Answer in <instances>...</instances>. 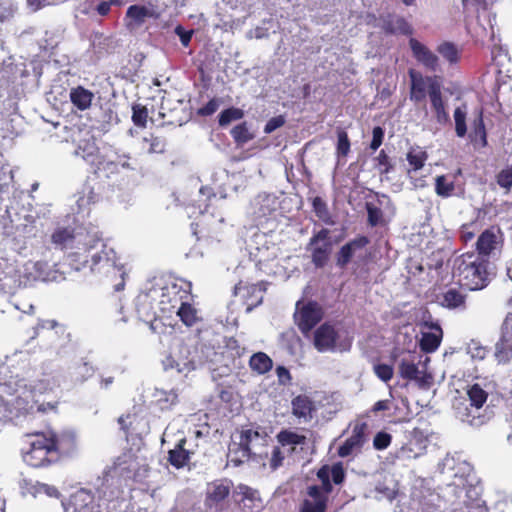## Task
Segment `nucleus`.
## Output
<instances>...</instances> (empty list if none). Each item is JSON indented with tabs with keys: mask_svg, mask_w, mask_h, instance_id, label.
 <instances>
[{
	"mask_svg": "<svg viewBox=\"0 0 512 512\" xmlns=\"http://www.w3.org/2000/svg\"><path fill=\"white\" fill-rule=\"evenodd\" d=\"M28 447L23 451V461L30 467L40 469L57 464L71 456L77 447L73 432H36L27 436Z\"/></svg>",
	"mask_w": 512,
	"mask_h": 512,
	"instance_id": "obj_1",
	"label": "nucleus"
},
{
	"mask_svg": "<svg viewBox=\"0 0 512 512\" xmlns=\"http://www.w3.org/2000/svg\"><path fill=\"white\" fill-rule=\"evenodd\" d=\"M317 478L321 486L311 485L307 487V495L311 499H304L298 512H327L328 495L332 493L333 486L341 485L346 478V472L341 462L334 463L332 466L327 464L321 466L317 473Z\"/></svg>",
	"mask_w": 512,
	"mask_h": 512,
	"instance_id": "obj_2",
	"label": "nucleus"
},
{
	"mask_svg": "<svg viewBox=\"0 0 512 512\" xmlns=\"http://www.w3.org/2000/svg\"><path fill=\"white\" fill-rule=\"evenodd\" d=\"M488 259L475 256V253H466L461 256L457 272L461 286L469 290H480L489 283Z\"/></svg>",
	"mask_w": 512,
	"mask_h": 512,
	"instance_id": "obj_3",
	"label": "nucleus"
},
{
	"mask_svg": "<svg viewBox=\"0 0 512 512\" xmlns=\"http://www.w3.org/2000/svg\"><path fill=\"white\" fill-rule=\"evenodd\" d=\"M268 434L260 426L251 425L242 428L240 431L239 443L234 444L236 448H230L231 461L236 465L241 464L244 460H248L256 453L254 450L267 444Z\"/></svg>",
	"mask_w": 512,
	"mask_h": 512,
	"instance_id": "obj_4",
	"label": "nucleus"
},
{
	"mask_svg": "<svg viewBox=\"0 0 512 512\" xmlns=\"http://www.w3.org/2000/svg\"><path fill=\"white\" fill-rule=\"evenodd\" d=\"M191 284L185 281L166 284L162 288L159 301L160 309L163 313H174L187 301H192Z\"/></svg>",
	"mask_w": 512,
	"mask_h": 512,
	"instance_id": "obj_5",
	"label": "nucleus"
},
{
	"mask_svg": "<svg viewBox=\"0 0 512 512\" xmlns=\"http://www.w3.org/2000/svg\"><path fill=\"white\" fill-rule=\"evenodd\" d=\"M306 250L311 252V262L316 268L325 267L332 250L330 231L327 228H322L314 233L307 244Z\"/></svg>",
	"mask_w": 512,
	"mask_h": 512,
	"instance_id": "obj_6",
	"label": "nucleus"
},
{
	"mask_svg": "<svg viewBox=\"0 0 512 512\" xmlns=\"http://www.w3.org/2000/svg\"><path fill=\"white\" fill-rule=\"evenodd\" d=\"M503 245V234L500 228L491 226L485 229L476 241L475 256L490 260V257L499 251Z\"/></svg>",
	"mask_w": 512,
	"mask_h": 512,
	"instance_id": "obj_7",
	"label": "nucleus"
},
{
	"mask_svg": "<svg viewBox=\"0 0 512 512\" xmlns=\"http://www.w3.org/2000/svg\"><path fill=\"white\" fill-rule=\"evenodd\" d=\"M500 332V338L495 344L494 357L498 364H507L512 360V313H508L504 318Z\"/></svg>",
	"mask_w": 512,
	"mask_h": 512,
	"instance_id": "obj_8",
	"label": "nucleus"
},
{
	"mask_svg": "<svg viewBox=\"0 0 512 512\" xmlns=\"http://www.w3.org/2000/svg\"><path fill=\"white\" fill-rule=\"evenodd\" d=\"M408 75L410 78L409 98L415 104L425 101L432 84L441 83L437 76H423L421 72L415 69H409Z\"/></svg>",
	"mask_w": 512,
	"mask_h": 512,
	"instance_id": "obj_9",
	"label": "nucleus"
},
{
	"mask_svg": "<svg viewBox=\"0 0 512 512\" xmlns=\"http://www.w3.org/2000/svg\"><path fill=\"white\" fill-rule=\"evenodd\" d=\"M294 318L299 330L308 333L322 320L323 311L317 302L310 301L295 313Z\"/></svg>",
	"mask_w": 512,
	"mask_h": 512,
	"instance_id": "obj_10",
	"label": "nucleus"
},
{
	"mask_svg": "<svg viewBox=\"0 0 512 512\" xmlns=\"http://www.w3.org/2000/svg\"><path fill=\"white\" fill-rule=\"evenodd\" d=\"M265 288L260 283L239 281L234 287V294L239 296L249 312L262 303Z\"/></svg>",
	"mask_w": 512,
	"mask_h": 512,
	"instance_id": "obj_11",
	"label": "nucleus"
},
{
	"mask_svg": "<svg viewBox=\"0 0 512 512\" xmlns=\"http://www.w3.org/2000/svg\"><path fill=\"white\" fill-rule=\"evenodd\" d=\"M409 47L413 57L427 70L436 72L439 68V58L426 45L415 38L409 39Z\"/></svg>",
	"mask_w": 512,
	"mask_h": 512,
	"instance_id": "obj_12",
	"label": "nucleus"
},
{
	"mask_svg": "<svg viewBox=\"0 0 512 512\" xmlns=\"http://www.w3.org/2000/svg\"><path fill=\"white\" fill-rule=\"evenodd\" d=\"M120 167L131 168L127 156H117V159L113 160L102 155L101 160L92 168V172L97 178H110L111 175L119 173Z\"/></svg>",
	"mask_w": 512,
	"mask_h": 512,
	"instance_id": "obj_13",
	"label": "nucleus"
},
{
	"mask_svg": "<svg viewBox=\"0 0 512 512\" xmlns=\"http://www.w3.org/2000/svg\"><path fill=\"white\" fill-rule=\"evenodd\" d=\"M232 487L231 480L220 479L208 484L205 503L208 507H217L230 494Z\"/></svg>",
	"mask_w": 512,
	"mask_h": 512,
	"instance_id": "obj_14",
	"label": "nucleus"
},
{
	"mask_svg": "<svg viewBox=\"0 0 512 512\" xmlns=\"http://www.w3.org/2000/svg\"><path fill=\"white\" fill-rule=\"evenodd\" d=\"M370 240L367 236L360 235L344 244L336 254V265L339 268H346L357 250L365 248Z\"/></svg>",
	"mask_w": 512,
	"mask_h": 512,
	"instance_id": "obj_15",
	"label": "nucleus"
},
{
	"mask_svg": "<svg viewBox=\"0 0 512 512\" xmlns=\"http://www.w3.org/2000/svg\"><path fill=\"white\" fill-rule=\"evenodd\" d=\"M468 137L474 146L484 148L488 145L483 108H479L474 112V119L471 123V131Z\"/></svg>",
	"mask_w": 512,
	"mask_h": 512,
	"instance_id": "obj_16",
	"label": "nucleus"
},
{
	"mask_svg": "<svg viewBox=\"0 0 512 512\" xmlns=\"http://www.w3.org/2000/svg\"><path fill=\"white\" fill-rule=\"evenodd\" d=\"M337 338L338 333L335 328L324 323L314 333V345L318 351H326L334 348Z\"/></svg>",
	"mask_w": 512,
	"mask_h": 512,
	"instance_id": "obj_17",
	"label": "nucleus"
},
{
	"mask_svg": "<svg viewBox=\"0 0 512 512\" xmlns=\"http://www.w3.org/2000/svg\"><path fill=\"white\" fill-rule=\"evenodd\" d=\"M236 494L241 496L237 501L247 512H258L261 509L262 502L256 490L247 485L240 484L237 487Z\"/></svg>",
	"mask_w": 512,
	"mask_h": 512,
	"instance_id": "obj_18",
	"label": "nucleus"
},
{
	"mask_svg": "<svg viewBox=\"0 0 512 512\" xmlns=\"http://www.w3.org/2000/svg\"><path fill=\"white\" fill-rule=\"evenodd\" d=\"M158 15L154 10L144 5L134 4L128 7L126 11V19H128L127 27L134 28L141 26L146 18H157Z\"/></svg>",
	"mask_w": 512,
	"mask_h": 512,
	"instance_id": "obj_19",
	"label": "nucleus"
},
{
	"mask_svg": "<svg viewBox=\"0 0 512 512\" xmlns=\"http://www.w3.org/2000/svg\"><path fill=\"white\" fill-rule=\"evenodd\" d=\"M186 443V438H182L168 452V462L176 469L184 468L189 463L193 454L192 451L185 448Z\"/></svg>",
	"mask_w": 512,
	"mask_h": 512,
	"instance_id": "obj_20",
	"label": "nucleus"
},
{
	"mask_svg": "<svg viewBox=\"0 0 512 512\" xmlns=\"http://www.w3.org/2000/svg\"><path fill=\"white\" fill-rule=\"evenodd\" d=\"M292 413L297 418H303L309 421L313 417L315 411L314 402L307 395H298L292 399Z\"/></svg>",
	"mask_w": 512,
	"mask_h": 512,
	"instance_id": "obj_21",
	"label": "nucleus"
},
{
	"mask_svg": "<svg viewBox=\"0 0 512 512\" xmlns=\"http://www.w3.org/2000/svg\"><path fill=\"white\" fill-rule=\"evenodd\" d=\"M75 154L80 156L87 164L91 166V169L101 160V152L97 147L94 140H83L79 143Z\"/></svg>",
	"mask_w": 512,
	"mask_h": 512,
	"instance_id": "obj_22",
	"label": "nucleus"
},
{
	"mask_svg": "<svg viewBox=\"0 0 512 512\" xmlns=\"http://www.w3.org/2000/svg\"><path fill=\"white\" fill-rule=\"evenodd\" d=\"M69 98L73 106L80 111H85L91 107L94 93L79 85L70 90Z\"/></svg>",
	"mask_w": 512,
	"mask_h": 512,
	"instance_id": "obj_23",
	"label": "nucleus"
},
{
	"mask_svg": "<svg viewBox=\"0 0 512 512\" xmlns=\"http://www.w3.org/2000/svg\"><path fill=\"white\" fill-rule=\"evenodd\" d=\"M386 34L412 35L413 29L411 25L403 17H389L385 19L381 26Z\"/></svg>",
	"mask_w": 512,
	"mask_h": 512,
	"instance_id": "obj_24",
	"label": "nucleus"
},
{
	"mask_svg": "<svg viewBox=\"0 0 512 512\" xmlns=\"http://www.w3.org/2000/svg\"><path fill=\"white\" fill-rule=\"evenodd\" d=\"M434 332H424L420 340V349L425 353L435 352L441 344L443 331L438 324L431 326Z\"/></svg>",
	"mask_w": 512,
	"mask_h": 512,
	"instance_id": "obj_25",
	"label": "nucleus"
},
{
	"mask_svg": "<svg viewBox=\"0 0 512 512\" xmlns=\"http://www.w3.org/2000/svg\"><path fill=\"white\" fill-rule=\"evenodd\" d=\"M165 370H176L179 373L188 372L194 369V363L187 358L180 359L178 354L169 353L162 360Z\"/></svg>",
	"mask_w": 512,
	"mask_h": 512,
	"instance_id": "obj_26",
	"label": "nucleus"
},
{
	"mask_svg": "<svg viewBox=\"0 0 512 512\" xmlns=\"http://www.w3.org/2000/svg\"><path fill=\"white\" fill-rule=\"evenodd\" d=\"M249 367L253 372L262 375L272 369L273 361L266 353L257 352L250 357Z\"/></svg>",
	"mask_w": 512,
	"mask_h": 512,
	"instance_id": "obj_27",
	"label": "nucleus"
},
{
	"mask_svg": "<svg viewBox=\"0 0 512 512\" xmlns=\"http://www.w3.org/2000/svg\"><path fill=\"white\" fill-rule=\"evenodd\" d=\"M406 159L409 164L407 174L410 175L412 171H418L424 167L428 159V154L420 148H411L407 152Z\"/></svg>",
	"mask_w": 512,
	"mask_h": 512,
	"instance_id": "obj_28",
	"label": "nucleus"
},
{
	"mask_svg": "<svg viewBox=\"0 0 512 512\" xmlns=\"http://www.w3.org/2000/svg\"><path fill=\"white\" fill-rule=\"evenodd\" d=\"M83 268L89 267L91 272L99 271L104 266H110V259L106 251V246L103 245V249L100 252H96L91 255V259L85 256L82 263Z\"/></svg>",
	"mask_w": 512,
	"mask_h": 512,
	"instance_id": "obj_29",
	"label": "nucleus"
},
{
	"mask_svg": "<svg viewBox=\"0 0 512 512\" xmlns=\"http://www.w3.org/2000/svg\"><path fill=\"white\" fill-rule=\"evenodd\" d=\"M466 296L456 288H450L442 295V306L456 309L465 306Z\"/></svg>",
	"mask_w": 512,
	"mask_h": 512,
	"instance_id": "obj_30",
	"label": "nucleus"
},
{
	"mask_svg": "<svg viewBox=\"0 0 512 512\" xmlns=\"http://www.w3.org/2000/svg\"><path fill=\"white\" fill-rule=\"evenodd\" d=\"M75 239L74 230L71 228H58L51 235V241L61 249L67 248Z\"/></svg>",
	"mask_w": 512,
	"mask_h": 512,
	"instance_id": "obj_31",
	"label": "nucleus"
},
{
	"mask_svg": "<svg viewBox=\"0 0 512 512\" xmlns=\"http://www.w3.org/2000/svg\"><path fill=\"white\" fill-rule=\"evenodd\" d=\"M137 312L141 318L151 322V328L156 331L157 319L155 318V312L153 307L150 305L149 297L145 295L139 298L137 303Z\"/></svg>",
	"mask_w": 512,
	"mask_h": 512,
	"instance_id": "obj_32",
	"label": "nucleus"
},
{
	"mask_svg": "<svg viewBox=\"0 0 512 512\" xmlns=\"http://www.w3.org/2000/svg\"><path fill=\"white\" fill-rule=\"evenodd\" d=\"M177 316H179L180 320L188 327L196 324L197 318V310L193 307L192 301H187L175 312Z\"/></svg>",
	"mask_w": 512,
	"mask_h": 512,
	"instance_id": "obj_33",
	"label": "nucleus"
},
{
	"mask_svg": "<svg viewBox=\"0 0 512 512\" xmlns=\"http://www.w3.org/2000/svg\"><path fill=\"white\" fill-rule=\"evenodd\" d=\"M437 52L450 64H456L460 59L457 46L452 42H443L437 46Z\"/></svg>",
	"mask_w": 512,
	"mask_h": 512,
	"instance_id": "obj_34",
	"label": "nucleus"
},
{
	"mask_svg": "<svg viewBox=\"0 0 512 512\" xmlns=\"http://www.w3.org/2000/svg\"><path fill=\"white\" fill-rule=\"evenodd\" d=\"M471 405L477 409L483 407L488 398V393L480 386V384H473L467 391Z\"/></svg>",
	"mask_w": 512,
	"mask_h": 512,
	"instance_id": "obj_35",
	"label": "nucleus"
},
{
	"mask_svg": "<svg viewBox=\"0 0 512 512\" xmlns=\"http://www.w3.org/2000/svg\"><path fill=\"white\" fill-rule=\"evenodd\" d=\"M312 208L315 215L325 224H333L332 216L329 212L326 202L319 196L312 200Z\"/></svg>",
	"mask_w": 512,
	"mask_h": 512,
	"instance_id": "obj_36",
	"label": "nucleus"
},
{
	"mask_svg": "<svg viewBox=\"0 0 512 512\" xmlns=\"http://www.w3.org/2000/svg\"><path fill=\"white\" fill-rule=\"evenodd\" d=\"M231 136L237 145H243L254 138L246 122H242L231 130Z\"/></svg>",
	"mask_w": 512,
	"mask_h": 512,
	"instance_id": "obj_37",
	"label": "nucleus"
},
{
	"mask_svg": "<svg viewBox=\"0 0 512 512\" xmlns=\"http://www.w3.org/2000/svg\"><path fill=\"white\" fill-rule=\"evenodd\" d=\"M277 440L282 446H296L305 442V436L299 435L293 431L282 430L277 435ZM294 447H292V451Z\"/></svg>",
	"mask_w": 512,
	"mask_h": 512,
	"instance_id": "obj_38",
	"label": "nucleus"
},
{
	"mask_svg": "<svg viewBox=\"0 0 512 512\" xmlns=\"http://www.w3.org/2000/svg\"><path fill=\"white\" fill-rule=\"evenodd\" d=\"M143 142L149 145L147 152L150 154H161L166 150V139L162 136L151 133L149 136L143 138Z\"/></svg>",
	"mask_w": 512,
	"mask_h": 512,
	"instance_id": "obj_39",
	"label": "nucleus"
},
{
	"mask_svg": "<svg viewBox=\"0 0 512 512\" xmlns=\"http://www.w3.org/2000/svg\"><path fill=\"white\" fill-rule=\"evenodd\" d=\"M455 189L453 181H448L445 175H439L435 179V192L438 196L447 198Z\"/></svg>",
	"mask_w": 512,
	"mask_h": 512,
	"instance_id": "obj_40",
	"label": "nucleus"
},
{
	"mask_svg": "<svg viewBox=\"0 0 512 512\" xmlns=\"http://www.w3.org/2000/svg\"><path fill=\"white\" fill-rule=\"evenodd\" d=\"M244 117V112L240 108L230 107L219 114L218 122L221 127L227 126L232 121L240 120Z\"/></svg>",
	"mask_w": 512,
	"mask_h": 512,
	"instance_id": "obj_41",
	"label": "nucleus"
},
{
	"mask_svg": "<svg viewBox=\"0 0 512 512\" xmlns=\"http://www.w3.org/2000/svg\"><path fill=\"white\" fill-rule=\"evenodd\" d=\"M455 133L459 138H463L467 134L466 111L461 107L454 110Z\"/></svg>",
	"mask_w": 512,
	"mask_h": 512,
	"instance_id": "obj_42",
	"label": "nucleus"
},
{
	"mask_svg": "<svg viewBox=\"0 0 512 512\" xmlns=\"http://www.w3.org/2000/svg\"><path fill=\"white\" fill-rule=\"evenodd\" d=\"M399 374L406 380H418L419 369L415 363L403 359L399 364Z\"/></svg>",
	"mask_w": 512,
	"mask_h": 512,
	"instance_id": "obj_43",
	"label": "nucleus"
},
{
	"mask_svg": "<svg viewBox=\"0 0 512 512\" xmlns=\"http://www.w3.org/2000/svg\"><path fill=\"white\" fill-rule=\"evenodd\" d=\"M366 431H367V424L366 423H360L356 424L353 427L351 435L348 437L349 440H352V443L358 448L361 449L366 442Z\"/></svg>",
	"mask_w": 512,
	"mask_h": 512,
	"instance_id": "obj_44",
	"label": "nucleus"
},
{
	"mask_svg": "<svg viewBox=\"0 0 512 512\" xmlns=\"http://www.w3.org/2000/svg\"><path fill=\"white\" fill-rule=\"evenodd\" d=\"M376 162V168L379 170L380 174H389L393 171L394 165L391 161V158L385 152V150H380L377 157L374 159Z\"/></svg>",
	"mask_w": 512,
	"mask_h": 512,
	"instance_id": "obj_45",
	"label": "nucleus"
},
{
	"mask_svg": "<svg viewBox=\"0 0 512 512\" xmlns=\"http://www.w3.org/2000/svg\"><path fill=\"white\" fill-rule=\"evenodd\" d=\"M148 110L146 106L135 104L132 107V121L135 126L145 128L147 124Z\"/></svg>",
	"mask_w": 512,
	"mask_h": 512,
	"instance_id": "obj_46",
	"label": "nucleus"
},
{
	"mask_svg": "<svg viewBox=\"0 0 512 512\" xmlns=\"http://www.w3.org/2000/svg\"><path fill=\"white\" fill-rule=\"evenodd\" d=\"M467 353L473 359L484 360L489 353V349L483 346L479 341L471 340L467 346Z\"/></svg>",
	"mask_w": 512,
	"mask_h": 512,
	"instance_id": "obj_47",
	"label": "nucleus"
},
{
	"mask_svg": "<svg viewBox=\"0 0 512 512\" xmlns=\"http://www.w3.org/2000/svg\"><path fill=\"white\" fill-rule=\"evenodd\" d=\"M350 140L345 130L339 129L337 131V146L336 152L338 156L345 157L350 152Z\"/></svg>",
	"mask_w": 512,
	"mask_h": 512,
	"instance_id": "obj_48",
	"label": "nucleus"
},
{
	"mask_svg": "<svg viewBox=\"0 0 512 512\" xmlns=\"http://www.w3.org/2000/svg\"><path fill=\"white\" fill-rule=\"evenodd\" d=\"M496 182L501 188L510 191L512 188V164L503 168L496 175Z\"/></svg>",
	"mask_w": 512,
	"mask_h": 512,
	"instance_id": "obj_49",
	"label": "nucleus"
},
{
	"mask_svg": "<svg viewBox=\"0 0 512 512\" xmlns=\"http://www.w3.org/2000/svg\"><path fill=\"white\" fill-rule=\"evenodd\" d=\"M429 99L431 107L436 108L445 104L442 96V85L441 83H434L430 86Z\"/></svg>",
	"mask_w": 512,
	"mask_h": 512,
	"instance_id": "obj_50",
	"label": "nucleus"
},
{
	"mask_svg": "<svg viewBox=\"0 0 512 512\" xmlns=\"http://www.w3.org/2000/svg\"><path fill=\"white\" fill-rule=\"evenodd\" d=\"M392 442V436L386 431L378 432L373 439V447L376 450L382 451L387 449Z\"/></svg>",
	"mask_w": 512,
	"mask_h": 512,
	"instance_id": "obj_51",
	"label": "nucleus"
},
{
	"mask_svg": "<svg viewBox=\"0 0 512 512\" xmlns=\"http://www.w3.org/2000/svg\"><path fill=\"white\" fill-rule=\"evenodd\" d=\"M373 369L376 376L384 382H388L393 378L394 370L391 365L381 363L374 365Z\"/></svg>",
	"mask_w": 512,
	"mask_h": 512,
	"instance_id": "obj_52",
	"label": "nucleus"
},
{
	"mask_svg": "<svg viewBox=\"0 0 512 512\" xmlns=\"http://www.w3.org/2000/svg\"><path fill=\"white\" fill-rule=\"evenodd\" d=\"M219 105H220L219 100L216 98H213V99L209 100L204 106L200 107L197 110V114L199 116H203V117L211 116L218 110Z\"/></svg>",
	"mask_w": 512,
	"mask_h": 512,
	"instance_id": "obj_53",
	"label": "nucleus"
},
{
	"mask_svg": "<svg viewBox=\"0 0 512 512\" xmlns=\"http://www.w3.org/2000/svg\"><path fill=\"white\" fill-rule=\"evenodd\" d=\"M285 122H286V120L283 115H278V116L272 117L267 121V123L264 127V132L266 134H271L276 129L282 127L285 124Z\"/></svg>",
	"mask_w": 512,
	"mask_h": 512,
	"instance_id": "obj_54",
	"label": "nucleus"
},
{
	"mask_svg": "<svg viewBox=\"0 0 512 512\" xmlns=\"http://www.w3.org/2000/svg\"><path fill=\"white\" fill-rule=\"evenodd\" d=\"M367 214L371 226H377L383 216L382 210L371 204H367Z\"/></svg>",
	"mask_w": 512,
	"mask_h": 512,
	"instance_id": "obj_55",
	"label": "nucleus"
},
{
	"mask_svg": "<svg viewBox=\"0 0 512 512\" xmlns=\"http://www.w3.org/2000/svg\"><path fill=\"white\" fill-rule=\"evenodd\" d=\"M384 130L380 126H376L372 130V141L370 143V149L376 151L383 143Z\"/></svg>",
	"mask_w": 512,
	"mask_h": 512,
	"instance_id": "obj_56",
	"label": "nucleus"
},
{
	"mask_svg": "<svg viewBox=\"0 0 512 512\" xmlns=\"http://www.w3.org/2000/svg\"><path fill=\"white\" fill-rule=\"evenodd\" d=\"M284 458H285V456H284L283 452L281 451L280 447L275 446L272 450V455H271V459H270V467L273 470L279 468L283 464Z\"/></svg>",
	"mask_w": 512,
	"mask_h": 512,
	"instance_id": "obj_57",
	"label": "nucleus"
},
{
	"mask_svg": "<svg viewBox=\"0 0 512 512\" xmlns=\"http://www.w3.org/2000/svg\"><path fill=\"white\" fill-rule=\"evenodd\" d=\"M358 449L353 443L352 440L347 438L342 445L338 448V455L342 458L348 457L352 454L354 450Z\"/></svg>",
	"mask_w": 512,
	"mask_h": 512,
	"instance_id": "obj_58",
	"label": "nucleus"
},
{
	"mask_svg": "<svg viewBox=\"0 0 512 512\" xmlns=\"http://www.w3.org/2000/svg\"><path fill=\"white\" fill-rule=\"evenodd\" d=\"M358 449L353 443L352 440L347 438L342 445L338 448V455L342 458L348 457L352 454L354 450Z\"/></svg>",
	"mask_w": 512,
	"mask_h": 512,
	"instance_id": "obj_59",
	"label": "nucleus"
},
{
	"mask_svg": "<svg viewBox=\"0 0 512 512\" xmlns=\"http://www.w3.org/2000/svg\"><path fill=\"white\" fill-rule=\"evenodd\" d=\"M358 449L353 443L352 440L347 438L342 445L338 448V455L342 458L348 457L352 454L354 450Z\"/></svg>",
	"mask_w": 512,
	"mask_h": 512,
	"instance_id": "obj_60",
	"label": "nucleus"
},
{
	"mask_svg": "<svg viewBox=\"0 0 512 512\" xmlns=\"http://www.w3.org/2000/svg\"><path fill=\"white\" fill-rule=\"evenodd\" d=\"M435 118L439 124H446L449 121V114L446 110V105L433 108Z\"/></svg>",
	"mask_w": 512,
	"mask_h": 512,
	"instance_id": "obj_61",
	"label": "nucleus"
},
{
	"mask_svg": "<svg viewBox=\"0 0 512 512\" xmlns=\"http://www.w3.org/2000/svg\"><path fill=\"white\" fill-rule=\"evenodd\" d=\"M276 374L282 383L290 382L292 379L289 370L284 366H278L276 368Z\"/></svg>",
	"mask_w": 512,
	"mask_h": 512,
	"instance_id": "obj_62",
	"label": "nucleus"
},
{
	"mask_svg": "<svg viewBox=\"0 0 512 512\" xmlns=\"http://www.w3.org/2000/svg\"><path fill=\"white\" fill-rule=\"evenodd\" d=\"M390 404H391V401L388 399L379 400L372 406L371 411L375 414L380 411H387L390 409Z\"/></svg>",
	"mask_w": 512,
	"mask_h": 512,
	"instance_id": "obj_63",
	"label": "nucleus"
},
{
	"mask_svg": "<svg viewBox=\"0 0 512 512\" xmlns=\"http://www.w3.org/2000/svg\"><path fill=\"white\" fill-rule=\"evenodd\" d=\"M112 5V0L101 1L96 7V11L99 15L106 16L109 14Z\"/></svg>",
	"mask_w": 512,
	"mask_h": 512,
	"instance_id": "obj_64",
	"label": "nucleus"
}]
</instances>
